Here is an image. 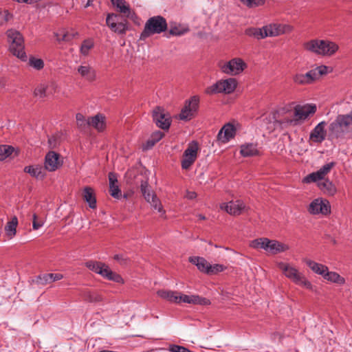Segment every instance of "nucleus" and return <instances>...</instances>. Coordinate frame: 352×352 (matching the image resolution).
<instances>
[{"mask_svg":"<svg viewBox=\"0 0 352 352\" xmlns=\"http://www.w3.org/2000/svg\"><path fill=\"white\" fill-rule=\"evenodd\" d=\"M168 28V24L164 17L157 15L150 17L145 23L144 29L140 35V40L145 41L153 34L164 32Z\"/></svg>","mask_w":352,"mask_h":352,"instance_id":"nucleus-1","label":"nucleus"},{"mask_svg":"<svg viewBox=\"0 0 352 352\" xmlns=\"http://www.w3.org/2000/svg\"><path fill=\"white\" fill-rule=\"evenodd\" d=\"M329 130L330 135L336 138H343L346 134L352 131V111L349 114L339 115L332 122Z\"/></svg>","mask_w":352,"mask_h":352,"instance_id":"nucleus-2","label":"nucleus"},{"mask_svg":"<svg viewBox=\"0 0 352 352\" xmlns=\"http://www.w3.org/2000/svg\"><path fill=\"white\" fill-rule=\"evenodd\" d=\"M6 35L10 43V52L22 61H26L28 56L24 50V40L22 34L17 30L10 29L6 32Z\"/></svg>","mask_w":352,"mask_h":352,"instance_id":"nucleus-3","label":"nucleus"},{"mask_svg":"<svg viewBox=\"0 0 352 352\" xmlns=\"http://www.w3.org/2000/svg\"><path fill=\"white\" fill-rule=\"evenodd\" d=\"M305 48L314 54L322 56H331L338 50V45L333 42L313 39L304 45Z\"/></svg>","mask_w":352,"mask_h":352,"instance_id":"nucleus-4","label":"nucleus"},{"mask_svg":"<svg viewBox=\"0 0 352 352\" xmlns=\"http://www.w3.org/2000/svg\"><path fill=\"white\" fill-rule=\"evenodd\" d=\"M250 246L254 249H263L272 254L285 252L289 246L276 240H270L265 237L256 239L251 241Z\"/></svg>","mask_w":352,"mask_h":352,"instance_id":"nucleus-5","label":"nucleus"},{"mask_svg":"<svg viewBox=\"0 0 352 352\" xmlns=\"http://www.w3.org/2000/svg\"><path fill=\"white\" fill-rule=\"evenodd\" d=\"M85 266L95 273L100 274L103 278L116 283H122V278L117 273L109 269L105 263L95 261H89L85 263Z\"/></svg>","mask_w":352,"mask_h":352,"instance_id":"nucleus-6","label":"nucleus"},{"mask_svg":"<svg viewBox=\"0 0 352 352\" xmlns=\"http://www.w3.org/2000/svg\"><path fill=\"white\" fill-rule=\"evenodd\" d=\"M236 85L237 82L235 78H230L226 80H221L207 87L206 94L208 95L221 93L229 94L235 90Z\"/></svg>","mask_w":352,"mask_h":352,"instance_id":"nucleus-7","label":"nucleus"},{"mask_svg":"<svg viewBox=\"0 0 352 352\" xmlns=\"http://www.w3.org/2000/svg\"><path fill=\"white\" fill-rule=\"evenodd\" d=\"M199 101L200 99L198 96H193L189 100H186L184 106L179 115V118L185 121L191 120L198 111Z\"/></svg>","mask_w":352,"mask_h":352,"instance_id":"nucleus-8","label":"nucleus"},{"mask_svg":"<svg viewBox=\"0 0 352 352\" xmlns=\"http://www.w3.org/2000/svg\"><path fill=\"white\" fill-rule=\"evenodd\" d=\"M223 73L229 75H236L242 72L246 67V64L241 58H233L220 66Z\"/></svg>","mask_w":352,"mask_h":352,"instance_id":"nucleus-9","label":"nucleus"},{"mask_svg":"<svg viewBox=\"0 0 352 352\" xmlns=\"http://www.w3.org/2000/svg\"><path fill=\"white\" fill-rule=\"evenodd\" d=\"M153 120L157 127L168 130L171 124L170 117L168 114L164 113V109L157 107L153 111Z\"/></svg>","mask_w":352,"mask_h":352,"instance_id":"nucleus-10","label":"nucleus"},{"mask_svg":"<svg viewBox=\"0 0 352 352\" xmlns=\"http://www.w3.org/2000/svg\"><path fill=\"white\" fill-rule=\"evenodd\" d=\"M198 145L196 142H192L189 144L188 148L184 151L183 159L182 160V168L183 169H188L197 157Z\"/></svg>","mask_w":352,"mask_h":352,"instance_id":"nucleus-11","label":"nucleus"},{"mask_svg":"<svg viewBox=\"0 0 352 352\" xmlns=\"http://www.w3.org/2000/svg\"><path fill=\"white\" fill-rule=\"evenodd\" d=\"M264 37H274L292 30V27L286 24L270 23L263 27Z\"/></svg>","mask_w":352,"mask_h":352,"instance_id":"nucleus-12","label":"nucleus"},{"mask_svg":"<svg viewBox=\"0 0 352 352\" xmlns=\"http://www.w3.org/2000/svg\"><path fill=\"white\" fill-rule=\"evenodd\" d=\"M330 208L329 202L327 200L318 198L310 203L308 211L312 214L326 215L330 212Z\"/></svg>","mask_w":352,"mask_h":352,"instance_id":"nucleus-13","label":"nucleus"},{"mask_svg":"<svg viewBox=\"0 0 352 352\" xmlns=\"http://www.w3.org/2000/svg\"><path fill=\"white\" fill-rule=\"evenodd\" d=\"M60 155L53 151H49L45 157L44 168L49 172L56 170L62 166Z\"/></svg>","mask_w":352,"mask_h":352,"instance_id":"nucleus-14","label":"nucleus"},{"mask_svg":"<svg viewBox=\"0 0 352 352\" xmlns=\"http://www.w3.org/2000/svg\"><path fill=\"white\" fill-rule=\"evenodd\" d=\"M221 208L234 216L239 215L248 209L245 203L240 199L223 203L221 205Z\"/></svg>","mask_w":352,"mask_h":352,"instance_id":"nucleus-15","label":"nucleus"},{"mask_svg":"<svg viewBox=\"0 0 352 352\" xmlns=\"http://www.w3.org/2000/svg\"><path fill=\"white\" fill-rule=\"evenodd\" d=\"M278 267L285 276L295 284L300 280L302 274L299 272L296 267L283 262L278 263Z\"/></svg>","mask_w":352,"mask_h":352,"instance_id":"nucleus-16","label":"nucleus"},{"mask_svg":"<svg viewBox=\"0 0 352 352\" xmlns=\"http://www.w3.org/2000/svg\"><path fill=\"white\" fill-rule=\"evenodd\" d=\"M140 190L146 201L150 203L155 210L161 212V207L159 199L156 195L150 192L148 190V184L146 181H142L140 185Z\"/></svg>","mask_w":352,"mask_h":352,"instance_id":"nucleus-17","label":"nucleus"},{"mask_svg":"<svg viewBox=\"0 0 352 352\" xmlns=\"http://www.w3.org/2000/svg\"><path fill=\"white\" fill-rule=\"evenodd\" d=\"M236 129L235 126L230 122L226 123L220 129L218 133L217 138L223 143L228 142L231 139L234 138Z\"/></svg>","mask_w":352,"mask_h":352,"instance_id":"nucleus-18","label":"nucleus"},{"mask_svg":"<svg viewBox=\"0 0 352 352\" xmlns=\"http://www.w3.org/2000/svg\"><path fill=\"white\" fill-rule=\"evenodd\" d=\"M325 126L326 122L324 121L318 123L311 131L309 139L316 143L322 142L326 138Z\"/></svg>","mask_w":352,"mask_h":352,"instance_id":"nucleus-19","label":"nucleus"},{"mask_svg":"<svg viewBox=\"0 0 352 352\" xmlns=\"http://www.w3.org/2000/svg\"><path fill=\"white\" fill-rule=\"evenodd\" d=\"M179 298V302H183L185 303L200 305H209L211 303L209 299L201 297L199 295L180 294Z\"/></svg>","mask_w":352,"mask_h":352,"instance_id":"nucleus-20","label":"nucleus"},{"mask_svg":"<svg viewBox=\"0 0 352 352\" xmlns=\"http://www.w3.org/2000/svg\"><path fill=\"white\" fill-rule=\"evenodd\" d=\"M56 86L54 82L41 84L34 89V95L39 98L48 97L56 91Z\"/></svg>","mask_w":352,"mask_h":352,"instance_id":"nucleus-21","label":"nucleus"},{"mask_svg":"<svg viewBox=\"0 0 352 352\" xmlns=\"http://www.w3.org/2000/svg\"><path fill=\"white\" fill-rule=\"evenodd\" d=\"M316 111L315 104H307L305 106H297L295 108V116L299 120H305L309 115L314 114Z\"/></svg>","mask_w":352,"mask_h":352,"instance_id":"nucleus-22","label":"nucleus"},{"mask_svg":"<svg viewBox=\"0 0 352 352\" xmlns=\"http://www.w3.org/2000/svg\"><path fill=\"white\" fill-rule=\"evenodd\" d=\"M294 82L298 85L311 84L316 80V72L310 70L306 74H296L293 78Z\"/></svg>","mask_w":352,"mask_h":352,"instance_id":"nucleus-23","label":"nucleus"},{"mask_svg":"<svg viewBox=\"0 0 352 352\" xmlns=\"http://www.w3.org/2000/svg\"><path fill=\"white\" fill-rule=\"evenodd\" d=\"M303 261L314 273L324 277L328 268L326 265L316 263L309 258H304Z\"/></svg>","mask_w":352,"mask_h":352,"instance_id":"nucleus-24","label":"nucleus"},{"mask_svg":"<svg viewBox=\"0 0 352 352\" xmlns=\"http://www.w3.org/2000/svg\"><path fill=\"white\" fill-rule=\"evenodd\" d=\"M105 118L102 114H97L94 117L89 118L87 122L88 125L92 126L98 131H102L105 128Z\"/></svg>","mask_w":352,"mask_h":352,"instance_id":"nucleus-25","label":"nucleus"},{"mask_svg":"<svg viewBox=\"0 0 352 352\" xmlns=\"http://www.w3.org/2000/svg\"><path fill=\"white\" fill-rule=\"evenodd\" d=\"M189 261L195 265L199 271L208 274L210 263L204 258L192 256L189 258Z\"/></svg>","mask_w":352,"mask_h":352,"instance_id":"nucleus-26","label":"nucleus"},{"mask_svg":"<svg viewBox=\"0 0 352 352\" xmlns=\"http://www.w3.org/2000/svg\"><path fill=\"white\" fill-rule=\"evenodd\" d=\"M78 72L88 81L96 79V71L89 65H80L78 67Z\"/></svg>","mask_w":352,"mask_h":352,"instance_id":"nucleus-27","label":"nucleus"},{"mask_svg":"<svg viewBox=\"0 0 352 352\" xmlns=\"http://www.w3.org/2000/svg\"><path fill=\"white\" fill-rule=\"evenodd\" d=\"M240 153L243 157H252L258 154L256 144L248 143L241 146Z\"/></svg>","mask_w":352,"mask_h":352,"instance_id":"nucleus-28","label":"nucleus"},{"mask_svg":"<svg viewBox=\"0 0 352 352\" xmlns=\"http://www.w3.org/2000/svg\"><path fill=\"white\" fill-rule=\"evenodd\" d=\"M45 168L41 166H28L24 168V172L29 173L36 179H43L45 176Z\"/></svg>","mask_w":352,"mask_h":352,"instance_id":"nucleus-29","label":"nucleus"},{"mask_svg":"<svg viewBox=\"0 0 352 352\" xmlns=\"http://www.w3.org/2000/svg\"><path fill=\"white\" fill-rule=\"evenodd\" d=\"M157 295L163 299H166L171 302H179V295L177 292L168 291V290H159L157 292Z\"/></svg>","mask_w":352,"mask_h":352,"instance_id":"nucleus-30","label":"nucleus"},{"mask_svg":"<svg viewBox=\"0 0 352 352\" xmlns=\"http://www.w3.org/2000/svg\"><path fill=\"white\" fill-rule=\"evenodd\" d=\"M17 225L18 219L16 216H14L5 226L6 234L10 239H12L16 235Z\"/></svg>","mask_w":352,"mask_h":352,"instance_id":"nucleus-31","label":"nucleus"},{"mask_svg":"<svg viewBox=\"0 0 352 352\" xmlns=\"http://www.w3.org/2000/svg\"><path fill=\"white\" fill-rule=\"evenodd\" d=\"M318 187L325 194L333 195L336 192V188L331 182L329 179L322 180L318 182Z\"/></svg>","mask_w":352,"mask_h":352,"instance_id":"nucleus-32","label":"nucleus"},{"mask_svg":"<svg viewBox=\"0 0 352 352\" xmlns=\"http://www.w3.org/2000/svg\"><path fill=\"white\" fill-rule=\"evenodd\" d=\"M83 199L88 203L91 208H96V199L92 188L90 187H85L83 190Z\"/></svg>","mask_w":352,"mask_h":352,"instance_id":"nucleus-33","label":"nucleus"},{"mask_svg":"<svg viewBox=\"0 0 352 352\" xmlns=\"http://www.w3.org/2000/svg\"><path fill=\"white\" fill-rule=\"evenodd\" d=\"M113 6L116 7L120 12L124 14L127 17L130 16L131 9L124 0H111Z\"/></svg>","mask_w":352,"mask_h":352,"instance_id":"nucleus-34","label":"nucleus"},{"mask_svg":"<svg viewBox=\"0 0 352 352\" xmlns=\"http://www.w3.org/2000/svg\"><path fill=\"white\" fill-rule=\"evenodd\" d=\"M323 278L328 281L337 283L338 285H342L345 282L344 278L340 276L337 272H329L328 268Z\"/></svg>","mask_w":352,"mask_h":352,"instance_id":"nucleus-35","label":"nucleus"},{"mask_svg":"<svg viewBox=\"0 0 352 352\" xmlns=\"http://www.w3.org/2000/svg\"><path fill=\"white\" fill-rule=\"evenodd\" d=\"M83 296L85 300L89 302H99L103 300V298L100 294L90 290L85 291Z\"/></svg>","mask_w":352,"mask_h":352,"instance_id":"nucleus-36","label":"nucleus"},{"mask_svg":"<svg viewBox=\"0 0 352 352\" xmlns=\"http://www.w3.org/2000/svg\"><path fill=\"white\" fill-rule=\"evenodd\" d=\"M263 30V28H249L245 30V33L249 36L260 40L265 38Z\"/></svg>","mask_w":352,"mask_h":352,"instance_id":"nucleus-37","label":"nucleus"},{"mask_svg":"<svg viewBox=\"0 0 352 352\" xmlns=\"http://www.w3.org/2000/svg\"><path fill=\"white\" fill-rule=\"evenodd\" d=\"M110 29L119 34H124L128 30L126 23L116 22V23H110Z\"/></svg>","mask_w":352,"mask_h":352,"instance_id":"nucleus-38","label":"nucleus"},{"mask_svg":"<svg viewBox=\"0 0 352 352\" xmlns=\"http://www.w3.org/2000/svg\"><path fill=\"white\" fill-rule=\"evenodd\" d=\"M188 31V28H183L181 25H170L169 34L172 36H182Z\"/></svg>","mask_w":352,"mask_h":352,"instance_id":"nucleus-39","label":"nucleus"},{"mask_svg":"<svg viewBox=\"0 0 352 352\" xmlns=\"http://www.w3.org/2000/svg\"><path fill=\"white\" fill-rule=\"evenodd\" d=\"M94 46V43L92 39L89 38L83 41L80 48V53L83 56H87Z\"/></svg>","mask_w":352,"mask_h":352,"instance_id":"nucleus-40","label":"nucleus"},{"mask_svg":"<svg viewBox=\"0 0 352 352\" xmlns=\"http://www.w3.org/2000/svg\"><path fill=\"white\" fill-rule=\"evenodd\" d=\"M14 151V148L9 145H0V161L9 157Z\"/></svg>","mask_w":352,"mask_h":352,"instance_id":"nucleus-41","label":"nucleus"},{"mask_svg":"<svg viewBox=\"0 0 352 352\" xmlns=\"http://www.w3.org/2000/svg\"><path fill=\"white\" fill-rule=\"evenodd\" d=\"M323 179L320 173L317 171L311 173L307 175L306 177L303 178V182L306 184H309L311 182H320Z\"/></svg>","mask_w":352,"mask_h":352,"instance_id":"nucleus-42","label":"nucleus"},{"mask_svg":"<svg viewBox=\"0 0 352 352\" xmlns=\"http://www.w3.org/2000/svg\"><path fill=\"white\" fill-rule=\"evenodd\" d=\"M29 65L36 70H41L44 67L43 60L41 58H36L34 56H31L29 58Z\"/></svg>","mask_w":352,"mask_h":352,"instance_id":"nucleus-43","label":"nucleus"},{"mask_svg":"<svg viewBox=\"0 0 352 352\" xmlns=\"http://www.w3.org/2000/svg\"><path fill=\"white\" fill-rule=\"evenodd\" d=\"M241 3L248 8H254L265 4V0H240Z\"/></svg>","mask_w":352,"mask_h":352,"instance_id":"nucleus-44","label":"nucleus"},{"mask_svg":"<svg viewBox=\"0 0 352 352\" xmlns=\"http://www.w3.org/2000/svg\"><path fill=\"white\" fill-rule=\"evenodd\" d=\"M226 269V267L221 264H214L209 265V270L208 274H216L219 272H223Z\"/></svg>","mask_w":352,"mask_h":352,"instance_id":"nucleus-45","label":"nucleus"},{"mask_svg":"<svg viewBox=\"0 0 352 352\" xmlns=\"http://www.w3.org/2000/svg\"><path fill=\"white\" fill-rule=\"evenodd\" d=\"M335 166V162H331L322 166L318 172L320 173L321 177L324 179V176L328 174L331 169Z\"/></svg>","mask_w":352,"mask_h":352,"instance_id":"nucleus-46","label":"nucleus"},{"mask_svg":"<svg viewBox=\"0 0 352 352\" xmlns=\"http://www.w3.org/2000/svg\"><path fill=\"white\" fill-rule=\"evenodd\" d=\"M36 282L38 284L46 285L52 283V275L50 274H43L37 276Z\"/></svg>","mask_w":352,"mask_h":352,"instance_id":"nucleus-47","label":"nucleus"},{"mask_svg":"<svg viewBox=\"0 0 352 352\" xmlns=\"http://www.w3.org/2000/svg\"><path fill=\"white\" fill-rule=\"evenodd\" d=\"M12 18V14L6 10H0V26L6 24Z\"/></svg>","mask_w":352,"mask_h":352,"instance_id":"nucleus-48","label":"nucleus"},{"mask_svg":"<svg viewBox=\"0 0 352 352\" xmlns=\"http://www.w3.org/2000/svg\"><path fill=\"white\" fill-rule=\"evenodd\" d=\"M78 35V33L77 32H75V33H69V32H66L65 34H63V35L61 36H59L58 34H56V39L58 41H72L76 36Z\"/></svg>","mask_w":352,"mask_h":352,"instance_id":"nucleus-49","label":"nucleus"},{"mask_svg":"<svg viewBox=\"0 0 352 352\" xmlns=\"http://www.w3.org/2000/svg\"><path fill=\"white\" fill-rule=\"evenodd\" d=\"M168 350L170 352H192L188 348L177 344H170Z\"/></svg>","mask_w":352,"mask_h":352,"instance_id":"nucleus-50","label":"nucleus"},{"mask_svg":"<svg viewBox=\"0 0 352 352\" xmlns=\"http://www.w3.org/2000/svg\"><path fill=\"white\" fill-rule=\"evenodd\" d=\"M109 193L113 197L116 199H120L122 197L121 190H120L118 186L116 184L109 186Z\"/></svg>","mask_w":352,"mask_h":352,"instance_id":"nucleus-51","label":"nucleus"},{"mask_svg":"<svg viewBox=\"0 0 352 352\" xmlns=\"http://www.w3.org/2000/svg\"><path fill=\"white\" fill-rule=\"evenodd\" d=\"M296 285H300V286H302L308 289H310V290H313L314 289V286L311 283V282H309L308 280H307L305 278V277L303 276V274L302 275V276L300 277V280L298 281Z\"/></svg>","mask_w":352,"mask_h":352,"instance_id":"nucleus-52","label":"nucleus"},{"mask_svg":"<svg viewBox=\"0 0 352 352\" xmlns=\"http://www.w3.org/2000/svg\"><path fill=\"white\" fill-rule=\"evenodd\" d=\"M312 71L316 72V80L320 76H322L327 73L328 67L325 65H321V66L317 67L316 68L312 69Z\"/></svg>","mask_w":352,"mask_h":352,"instance_id":"nucleus-53","label":"nucleus"},{"mask_svg":"<svg viewBox=\"0 0 352 352\" xmlns=\"http://www.w3.org/2000/svg\"><path fill=\"white\" fill-rule=\"evenodd\" d=\"M118 16L116 14H108L106 19V23L110 28V23H116L118 22Z\"/></svg>","mask_w":352,"mask_h":352,"instance_id":"nucleus-54","label":"nucleus"},{"mask_svg":"<svg viewBox=\"0 0 352 352\" xmlns=\"http://www.w3.org/2000/svg\"><path fill=\"white\" fill-rule=\"evenodd\" d=\"M43 225V222L42 221L37 220V216L36 214H33V221H32V227L34 230H38L41 228Z\"/></svg>","mask_w":352,"mask_h":352,"instance_id":"nucleus-55","label":"nucleus"},{"mask_svg":"<svg viewBox=\"0 0 352 352\" xmlns=\"http://www.w3.org/2000/svg\"><path fill=\"white\" fill-rule=\"evenodd\" d=\"M164 137V133L160 131H157L154 132L151 138L155 141V142H158L160 140L162 139Z\"/></svg>","mask_w":352,"mask_h":352,"instance_id":"nucleus-56","label":"nucleus"},{"mask_svg":"<svg viewBox=\"0 0 352 352\" xmlns=\"http://www.w3.org/2000/svg\"><path fill=\"white\" fill-rule=\"evenodd\" d=\"M113 258L118 261L120 265H126L128 262L127 258L122 254H116Z\"/></svg>","mask_w":352,"mask_h":352,"instance_id":"nucleus-57","label":"nucleus"},{"mask_svg":"<svg viewBox=\"0 0 352 352\" xmlns=\"http://www.w3.org/2000/svg\"><path fill=\"white\" fill-rule=\"evenodd\" d=\"M156 144L155 141L150 138L144 146V149L148 150L151 148Z\"/></svg>","mask_w":352,"mask_h":352,"instance_id":"nucleus-58","label":"nucleus"},{"mask_svg":"<svg viewBox=\"0 0 352 352\" xmlns=\"http://www.w3.org/2000/svg\"><path fill=\"white\" fill-rule=\"evenodd\" d=\"M109 186L115 185L116 183L118 182L116 176L112 173H110L109 174Z\"/></svg>","mask_w":352,"mask_h":352,"instance_id":"nucleus-59","label":"nucleus"},{"mask_svg":"<svg viewBox=\"0 0 352 352\" xmlns=\"http://www.w3.org/2000/svg\"><path fill=\"white\" fill-rule=\"evenodd\" d=\"M76 118L77 120L78 124L80 126H82L83 124L85 123V118L82 114L78 113L76 115Z\"/></svg>","mask_w":352,"mask_h":352,"instance_id":"nucleus-60","label":"nucleus"},{"mask_svg":"<svg viewBox=\"0 0 352 352\" xmlns=\"http://www.w3.org/2000/svg\"><path fill=\"white\" fill-rule=\"evenodd\" d=\"M50 275H52V283L56 281V280H61L63 278V276L61 274H53V273H50Z\"/></svg>","mask_w":352,"mask_h":352,"instance_id":"nucleus-61","label":"nucleus"},{"mask_svg":"<svg viewBox=\"0 0 352 352\" xmlns=\"http://www.w3.org/2000/svg\"><path fill=\"white\" fill-rule=\"evenodd\" d=\"M197 197V194L195 192H187L186 197L188 199H193Z\"/></svg>","mask_w":352,"mask_h":352,"instance_id":"nucleus-62","label":"nucleus"},{"mask_svg":"<svg viewBox=\"0 0 352 352\" xmlns=\"http://www.w3.org/2000/svg\"><path fill=\"white\" fill-rule=\"evenodd\" d=\"M93 0H88L87 3L85 6V8H87L89 6H91L92 5Z\"/></svg>","mask_w":352,"mask_h":352,"instance_id":"nucleus-63","label":"nucleus"},{"mask_svg":"<svg viewBox=\"0 0 352 352\" xmlns=\"http://www.w3.org/2000/svg\"><path fill=\"white\" fill-rule=\"evenodd\" d=\"M197 217H198L199 219H200V220H204L206 219L205 216L203 214H198Z\"/></svg>","mask_w":352,"mask_h":352,"instance_id":"nucleus-64","label":"nucleus"}]
</instances>
